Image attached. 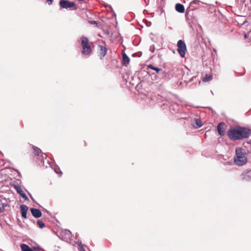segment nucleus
Wrapping results in <instances>:
<instances>
[{
    "label": "nucleus",
    "mask_w": 251,
    "mask_h": 251,
    "mask_svg": "<svg viewBox=\"0 0 251 251\" xmlns=\"http://www.w3.org/2000/svg\"><path fill=\"white\" fill-rule=\"evenodd\" d=\"M251 134V130L242 126L231 127L227 131L229 138L233 141L240 140L248 138Z\"/></svg>",
    "instance_id": "obj_1"
},
{
    "label": "nucleus",
    "mask_w": 251,
    "mask_h": 251,
    "mask_svg": "<svg viewBox=\"0 0 251 251\" xmlns=\"http://www.w3.org/2000/svg\"><path fill=\"white\" fill-rule=\"evenodd\" d=\"M235 163L242 166L247 162V157L245 150L242 148H238L236 149V154L234 157Z\"/></svg>",
    "instance_id": "obj_2"
},
{
    "label": "nucleus",
    "mask_w": 251,
    "mask_h": 251,
    "mask_svg": "<svg viewBox=\"0 0 251 251\" xmlns=\"http://www.w3.org/2000/svg\"><path fill=\"white\" fill-rule=\"evenodd\" d=\"M81 46L82 48L81 52L83 54L90 55L92 52L90 43L87 37L82 36L81 38Z\"/></svg>",
    "instance_id": "obj_3"
},
{
    "label": "nucleus",
    "mask_w": 251,
    "mask_h": 251,
    "mask_svg": "<svg viewBox=\"0 0 251 251\" xmlns=\"http://www.w3.org/2000/svg\"><path fill=\"white\" fill-rule=\"evenodd\" d=\"M177 51L180 56L182 58H184L185 56L186 52L187 51L186 44L183 40H179L177 43Z\"/></svg>",
    "instance_id": "obj_4"
},
{
    "label": "nucleus",
    "mask_w": 251,
    "mask_h": 251,
    "mask_svg": "<svg viewBox=\"0 0 251 251\" xmlns=\"http://www.w3.org/2000/svg\"><path fill=\"white\" fill-rule=\"evenodd\" d=\"M59 5L62 8L68 9L73 7L74 9H77L74 2H71L67 0H61L59 1Z\"/></svg>",
    "instance_id": "obj_5"
},
{
    "label": "nucleus",
    "mask_w": 251,
    "mask_h": 251,
    "mask_svg": "<svg viewBox=\"0 0 251 251\" xmlns=\"http://www.w3.org/2000/svg\"><path fill=\"white\" fill-rule=\"evenodd\" d=\"M202 4V3L200 1L194 0L190 3L189 8H191L192 10H194L201 7Z\"/></svg>",
    "instance_id": "obj_6"
},
{
    "label": "nucleus",
    "mask_w": 251,
    "mask_h": 251,
    "mask_svg": "<svg viewBox=\"0 0 251 251\" xmlns=\"http://www.w3.org/2000/svg\"><path fill=\"white\" fill-rule=\"evenodd\" d=\"M226 129V124L224 122L220 123L217 126V130L218 133L221 136L225 134V130Z\"/></svg>",
    "instance_id": "obj_7"
},
{
    "label": "nucleus",
    "mask_w": 251,
    "mask_h": 251,
    "mask_svg": "<svg viewBox=\"0 0 251 251\" xmlns=\"http://www.w3.org/2000/svg\"><path fill=\"white\" fill-rule=\"evenodd\" d=\"M14 188L16 190L17 193L19 194L25 200H28V197L24 192L21 187H20L18 185H15Z\"/></svg>",
    "instance_id": "obj_8"
},
{
    "label": "nucleus",
    "mask_w": 251,
    "mask_h": 251,
    "mask_svg": "<svg viewBox=\"0 0 251 251\" xmlns=\"http://www.w3.org/2000/svg\"><path fill=\"white\" fill-rule=\"evenodd\" d=\"M99 47L100 48L99 56H100V59H102L107 54V50L106 48L103 46L99 45Z\"/></svg>",
    "instance_id": "obj_9"
},
{
    "label": "nucleus",
    "mask_w": 251,
    "mask_h": 251,
    "mask_svg": "<svg viewBox=\"0 0 251 251\" xmlns=\"http://www.w3.org/2000/svg\"><path fill=\"white\" fill-rule=\"evenodd\" d=\"M31 212L33 217L38 218L42 216V212L40 210L34 208L30 209Z\"/></svg>",
    "instance_id": "obj_10"
},
{
    "label": "nucleus",
    "mask_w": 251,
    "mask_h": 251,
    "mask_svg": "<svg viewBox=\"0 0 251 251\" xmlns=\"http://www.w3.org/2000/svg\"><path fill=\"white\" fill-rule=\"evenodd\" d=\"M148 67L149 69L155 71L159 75H163L164 74V72L161 69L156 67L152 64L149 65Z\"/></svg>",
    "instance_id": "obj_11"
},
{
    "label": "nucleus",
    "mask_w": 251,
    "mask_h": 251,
    "mask_svg": "<svg viewBox=\"0 0 251 251\" xmlns=\"http://www.w3.org/2000/svg\"><path fill=\"white\" fill-rule=\"evenodd\" d=\"M20 208L22 217L26 219L27 218L26 214L28 210V207L25 205L22 204L20 206Z\"/></svg>",
    "instance_id": "obj_12"
},
{
    "label": "nucleus",
    "mask_w": 251,
    "mask_h": 251,
    "mask_svg": "<svg viewBox=\"0 0 251 251\" xmlns=\"http://www.w3.org/2000/svg\"><path fill=\"white\" fill-rule=\"evenodd\" d=\"M175 9L179 13H183L185 11L184 6L180 3H176L175 6Z\"/></svg>",
    "instance_id": "obj_13"
},
{
    "label": "nucleus",
    "mask_w": 251,
    "mask_h": 251,
    "mask_svg": "<svg viewBox=\"0 0 251 251\" xmlns=\"http://www.w3.org/2000/svg\"><path fill=\"white\" fill-rule=\"evenodd\" d=\"M123 56V64L124 65H126L129 62L130 59L128 56L124 52L122 53Z\"/></svg>",
    "instance_id": "obj_14"
},
{
    "label": "nucleus",
    "mask_w": 251,
    "mask_h": 251,
    "mask_svg": "<svg viewBox=\"0 0 251 251\" xmlns=\"http://www.w3.org/2000/svg\"><path fill=\"white\" fill-rule=\"evenodd\" d=\"M242 176L243 180L249 181L251 180V176L249 172L243 173Z\"/></svg>",
    "instance_id": "obj_15"
},
{
    "label": "nucleus",
    "mask_w": 251,
    "mask_h": 251,
    "mask_svg": "<svg viewBox=\"0 0 251 251\" xmlns=\"http://www.w3.org/2000/svg\"><path fill=\"white\" fill-rule=\"evenodd\" d=\"M22 251H34L30 247L25 244H22L21 245Z\"/></svg>",
    "instance_id": "obj_16"
},
{
    "label": "nucleus",
    "mask_w": 251,
    "mask_h": 251,
    "mask_svg": "<svg viewBox=\"0 0 251 251\" xmlns=\"http://www.w3.org/2000/svg\"><path fill=\"white\" fill-rule=\"evenodd\" d=\"M34 154L36 156H39L40 153L41 152V150L36 147H33Z\"/></svg>",
    "instance_id": "obj_17"
},
{
    "label": "nucleus",
    "mask_w": 251,
    "mask_h": 251,
    "mask_svg": "<svg viewBox=\"0 0 251 251\" xmlns=\"http://www.w3.org/2000/svg\"><path fill=\"white\" fill-rule=\"evenodd\" d=\"M212 79V75H206L203 78V81L204 82H208L210 80H211Z\"/></svg>",
    "instance_id": "obj_18"
},
{
    "label": "nucleus",
    "mask_w": 251,
    "mask_h": 251,
    "mask_svg": "<svg viewBox=\"0 0 251 251\" xmlns=\"http://www.w3.org/2000/svg\"><path fill=\"white\" fill-rule=\"evenodd\" d=\"M65 234L66 238L70 239L72 237V233L69 230L66 229L65 230Z\"/></svg>",
    "instance_id": "obj_19"
},
{
    "label": "nucleus",
    "mask_w": 251,
    "mask_h": 251,
    "mask_svg": "<svg viewBox=\"0 0 251 251\" xmlns=\"http://www.w3.org/2000/svg\"><path fill=\"white\" fill-rule=\"evenodd\" d=\"M37 226H38L40 228H43V227H44L45 226V224H44V223H43V221H40V220H39V221H38L37 222Z\"/></svg>",
    "instance_id": "obj_20"
},
{
    "label": "nucleus",
    "mask_w": 251,
    "mask_h": 251,
    "mask_svg": "<svg viewBox=\"0 0 251 251\" xmlns=\"http://www.w3.org/2000/svg\"><path fill=\"white\" fill-rule=\"evenodd\" d=\"M6 206V205L4 204L3 203L0 202V213H1L4 211V207Z\"/></svg>",
    "instance_id": "obj_21"
},
{
    "label": "nucleus",
    "mask_w": 251,
    "mask_h": 251,
    "mask_svg": "<svg viewBox=\"0 0 251 251\" xmlns=\"http://www.w3.org/2000/svg\"><path fill=\"white\" fill-rule=\"evenodd\" d=\"M196 125L198 126L199 127L201 126H202V124L201 123V122L200 120L199 119H196Z\"/></svg>",
    "instance_id": "obj_22"
},
{
    "label": "nucleus",
    "mask_w": 251,
    "mask_h": 251,
    "mask_svg": "<svg viewBox=\"0 0 251 251\" xmlns=\"http://www.w3.org/2000/svg\"><path fill=\"white\" fill-rule=\"evenodd\" d=\"M155 50V47L154 46H151L150 48V51L151 52H153Z\"/></svg>",
    "instance_id": "obj_23"
},
{
    "label": "nucleus",
    "mask_w": 251,
    "mask_h": 251,
    "mask_svg": "<svg viewBox=\"0 0 251 251\" xmlns=\"http://www.w3.org/2000/svg\"><path fill=\"white\" fill-rule=\"evenodd\" d=\"M53 0H47V2L49 5H51L52 3Z\"/></svg>",
    "instance_id": "obj_24"
},
{
    "label": "nucleus",
    "mask_w": 251,
    "mask_h": 251,
    "mask_svg": "<svg viewBox=\"0 0 251 251\" xmlns=\"http://www.w3.org/2000/svg\"><path fill=\"white\" fill-rule=\"evenodd\" d=\"M79 251H85V249L83 248V246H81L79 247Z\"/></svg>",
    "instance_id": "obj_25"
},
{
    "label": "nucleus",
    "mask_w": 251,
    "mask_h": 251,
    "mask_svg": "<svg viewBox=\"0 0 251 251\" xmlns=\"http://www.w3.org/2000/svg\"><path fill=\"white\" fill-rule=\"evenodd\" d=\"M76 243L78 245L79 247H80L81 246H82V245L81 242L80 241H78V242H76Z\"/></svg>",
    "instance_id": "obj_26"
},
{
    "label": "nucleus",
    "mask_w": 251,
    "mask_h": 251,
    "mask_svg": "<svg viewBox=\"0 0 251 251\" xmlns=\"http://www.w3.org/2000/svg\"><path fill=\"white\" fill-rule=\"evenodd\" d=\"M247 38H248L247 35L246 33H245L244 34V38L247 39Z\"/></svg>",
    "instance_id": "obj_27"
},
{
    "label": "nucleus",
    "mask_w": 251,
    "mask_h": 251,
    "mask_svg": "<svg viewBox=\"0 0 251 251\" xmlns=\"http://www.w3.org/2000/svg\"><path fill=\"white\" fill-rule=\"evenodd\" d=\"M54 171H55V173H56V174H59V172L57 171V169H54Z\"/></svg>",
    "instance_id": "obj_28"
},
{
    "label": "nucleus",
    "mask_w": 251,
    "mask_h": 251,
    "mask_svg": "<svg viewBox=\"0 0 251 251\" xmlns=\"http://www.w3.org/2000/svg\"><path fill=\"white\" fill-rule=\"evenodd\" d=\"M43 153H42V155H41V157H42V160L44 159V156H43Z\"/></svg>",
    "instance_id": "obj_29"
},
{
    "label": "nucleus",
    "mask_w": 251,
    "mask_h": 251,
    "mask_svg": "<svg viewBox=\"0 0 251 251\" xmlns=\"http://www.w3.org/2000/svg\"><path fill=\"white\" fill-rule=\"evenodd\" d=\"M92 23H93V24H96V21H93V22H92Z\"/></svg>",
    "instance_id": "obj_30"
},
{
    "label": "nucleus",
    "mask_w": 251,
    "mask_h": 251,
    "mask_svg": "<svg viewBox=\"0 0 251 251\" xmlns=\"http://www.w3.org/2000/svg\"><path fill=\"white\" fill-rule=\"evenodd\" d=\"M37 249H38V248H37V247H35V248H34V249H35V250H37Z\"/></svg>",
    "instance_id": "obj_31"
}]
</instances>
